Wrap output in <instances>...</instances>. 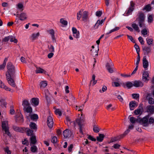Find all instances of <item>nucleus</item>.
Wrapping results in <instances>:
<instances>
[{
	"label": "nucleus",
	"instance_id": "obj_1",
	"mask_svg": "<svg viewBox=\"0 0 154 154\" xmlns=\"http://www.w3.org/2000/svg\"><path fill=\"white\" fill-rule=\"evenodd\" d=\"M138 17L137 18L136 21L138 22L140 27H145V16L144 14L142 12H140L138 14Z\"/></svg>",
	"mask_w": 154,
	"mask_h": 154
},
{
	"label": "nucleus",
	"instance_id": "obj_2",
	"mask_svg": "<svg viewBox=\"0 0 154 154\" xmlns=\"http://www.w3.org/2000/svg\"><path fill=\"white\" fill-rule=\"evenodd\" d=\"M2 127L4 133L8 135V136H11V134L9 131V128L8 125V122L7 121H3L2 122Z\"/></svg>",
	"mask_w": 154,
	"mask_h": 154
},
{
	"label": "nucleus",
	"instance_id": "obj_3",
	"mask_svg": "<svg viewBox=\"0 0 154 154\" xmlns=\"http://www.w3.org/2000/svg\"><path fill=\"white\" fill-rule=\"evenodd\" d=\"M14 129L16 131L22 133H23L25 131L26 132L28 136L33 135V131L28 128H20L16 127L14 128Z\"/></svg>",
	"mask_w": 154,
	"mask_h": 154
},
{
	"label": "nucleus",
	"instance_id": "obj_4",
	"mask_svg": "<svg viewBox=\"0 0 154 154\" xmlns=\"http://www.w3.org/2000/svg\"><path fill=\"white\" fill-rule=\"evenodd\" d=\"M8 71L6 74H9L10 75H14L15 73V67L11 62H9L7 65Z\"/></svg>",
	"mask_w": 154,
	"mask_h": 154
},
{
	"label": "nucleus",
	"instance_id": "obj_5",
	"mask_svg": "<svg viewBox=\"0 0 154 154\" xmlns=\"http://www.w3.org/2000/svg\"><path fill=\"white\" fill-rule=\"evenodd\" d=\"M14 77V75L12 76V75H10L9 74H6V79L8 84L12 87H15L16 84L12 78Z\"/></svg>",
	"mask_w": 154,
	"mask_h": 154
},
{
	"label": "nucleus",
	"instance_id": "obj_6",
	"mask_svg": "<svg viewBox=\"0 0 154 154\" xmlns=\"http://www.w3.org/2000/svg\"><path fill=\"white\" fill-rule=\"evenodd\" d=\"M149 117V116H146L142 119L139 118L138 119V121L142 124H143L144 126H147L148 125Z\"/></svg>",
	"mask_w": 154,
	"mask_h": 154
},
{
	"label": "nucleus",
	"instance_id": "obj_7",
	"mask_svg": "<svg viewBox=\"0 0 154 154\" xmlns=\"http://www.w3.org/2000/svg\"><path fill=\"white\" fill-rule=\"evenodd\" d=\"M134 6V4L133 2L131 1L130 2V6L128 9L126 11L125 13L124 14L125 16H128L131 14L132 12L133 11Z\"/></svg>",
	"mask_w": 154,
	"mask_h": 154
},
{
	"label": "nucleus",
	"instance_id": "obj_8",
	"mask_svg": "<svg viewBox=\"0 0 154 154\" xmlns=\"http://www.w3.org/2000/svg\"><path fill=\"white\" fill-rule=\"evenodd\" d=\"M47 124L48 127L50 128H52L54 125V122L53 118L51 115L49 116L47 120Z\"/></svg>",
	"mask_w": 154,
	"mask_h": 154
},
{
	"label": "nucleus",
	"instance_id": "obj_9",
	"mask_svg": "<svg viewBox=\"0 0 154 154\" xmlns=\"http://www.w3.org/2000/svg\"><path fill=\"white\" fill-rule=\"evenodd\" d=\"M142 76V80L145 82H147L149 80V73L146 71H144L143 72Z\"/></svg>",
	"mask_w": 154,
	"mask_h": 154
},
{
	"label": "nucleus",
	"instance_id": "obj_10",
	"mask_svg": "<svg viewBox=\"0 0 154 154\" xmlns=\"http://www.w3.org/2000/svg\"><path fill=\"white\" fill-rule=\"evenodd\" d=\"M142 50L145 55H147L151 52V48L147 46H143Z\"/></svg>",
	"mask_w": 154,
	"mask_h": 154
},
{
	"label": "nucleus",
	"instance_id": "obj_11",
	"mask_svg": "<svg viewBox=\"0 0 154 154\" xmlns=\"http://www.w3.org/2000/svg\"><path fill=\"white\" fill-rule=\"evenodd\" d=\"M72 31L73 36L76 38H78L79 37V32L77 29L75 27H72Z\"/></svg>",
	"mask_w": 154,
	"mask_h": 154
},
{
	"label": "nucleus",
	"instance_id": "obj_12",
	"mask_svg": "<svg viewBox=\"0 0 154 154\" xmlns=\"http://www.w3.org/2000/svg\"><path fill=\"white\" fill-rule=\"evenodd\" d=\"M105 19V18L104 19H102L101 20H98L94 26V29H97L99 27V26H102L104 22Z\"/></svg>",
	"mask_w": 154,
	"mask_h": 154
},
{
	"label": "nucleus",
	"instance_id": "obj_13",
	"mask_svg": "<svg viewBox=\"0 0 154 154\" xmlns=\"http://www.w3.org/2000/svg\"><path fill=\"white\" fill-rule=\"evenodd\" d=\"M26 117L28 119L32 120H34L38 119V115L35 114H29L28 115L26 116Z\"/></svg>",
	"mask_w": 154,
	"mask_h": 154
},
{
	"label": "nucleus",
	"instance_id": "obj_14",
	"mask_svg": "<svg viewBox=\"0 0 154 154\" xmlns=\"http://www.w3.org/2000/svg\"><path fill=\"white\" fill-rule=\"evenodd\" d=\"M72 134V132L70 131L67 129L64 130L63 132V135L64 137L65 138L69 137Z\"/></svg>",
	"mask_w": 154,
	"mask_h": 154
},
{
	"label": "nucleus",
	"instance_id": "obj_15",
	"mask_svg": "<svg viewBox=\"0 0 154 154\" xmlns=\"http://www.w3.org/2000/svg\"><path fill=\"white\" fill-rule=\"evenodd\" d=\"M143 110V109L142 106H140L137 109L134 110V113L136 115H140L142 113Z\"/></svg>",
	"mask_w": 154,
	"mask_h": 154
},
{
	"label": "nucleus",
	"instance_id": "obj_16",
	"mask_svg": "<svg viewBox=\"0 0 154 154\" xmlns=\"http://www.w3.org/2000/svg\"><path fill=\"white\" fill-rule=\"evenodd\" d=\"M83 121L81 120L80 119H78L76 120V123H77L79 128V131L82 134L83 132L82 130Z\"/></svg>",
	"mask_w": 154,
	"mask_h": 154
},
{
	"label": "nucleus",
	"instance_id": "obj_17",
	"mask_svg": "<svg viewBox=\"0 0 154 154\" xmlns=\"http://www.w3.org/2000/svg\"><path fill=\"white\" fill-rule=\"evenodd\" d=\"M143 68L145 69H147L149 63L146 59V56H144L143 58Z\"/></svg>",
	"mask_w": 154,
	"mask_h": 154
},
{
	"label": "nucleus",
	"instance_id": "obj_18",
	"mask_svg": "<svg viewBox=\"0 0 154 154\" xmlns=\"http://www.w3.org/2000/svg\"><path fill=\"white\" fill-rule=\"evenodd\" d=\"M19 20L21 21H23L26 20L27 18V15L26 13L22 12L20 13L19 15Z\"/></svg>",
	"mask_w": 154,
	"mask_h": 154
},
{
	"label": "nucleus",
	"instance_id": "obj_19",
	"mask_svg": "<svg viewBox=\"0 0 154 154\" xmlns=\"http://www.w3.org/2000/svg\"><path fill=\"white\" fill-rule=\"evenodd\" d=\"M134 86L136 87H142L143 85V83L139 81H135L133 82Z\"/></svg>",
	"mask_w": 154,
	"mask_h": 154
},
{
	"label": "nucleus",
	"instance_id": "obj_20",
	"mask_svg": "<svg viewBox=\"0 0 154 154\" xmlns=\"http://www.w3.org/2000/svg\"><path fill=\"white\" fill-rule=\"evenodd\" d=\"M39 35L40 33L39 32L34 33L31 35L30 38L31 40H34L36 39Z\"/></svg>",
	"mask_w": 154,
	"mask_h": 154
},
{
	"label": "nucleus",
	"instance_id": "obj_21",
	"mask_svg": "<svg viewBox=\"0 0 154 154\" xmlns=\"http://www.w3.org/2000/svg\"><path fill=\"white\" fill-rule=\"evenodd\" d=\"M137 104L135 101L131 102L129 104V107L131 110H133L135 107L137 106Z\"/></svg>",
	"mask_w": 154,
	"mask_h": 154
},
{
	"label": "nucleus",
	"instance_id": "obj_22",
	"mask_svg": "<svg viewBox=\"0 0 154 154\" xmlns=\"http://www.w3.org/2000/svg\"><path fill=\"white\" fill-rule=\"evenodd\" d=\"M141 34L144 37H146L149 35V31L147 28H144L141 30Z\"/></svg>",
	"mask_w": 154,
	"mask_h": 154
},
{
	"label": "nucleus",
	"instance_id": "obj_23",
	"mask_svg": "<svg viewBox=\"0 0 154 154\" xmlns=\"http://www.w3.org/2000/svg\"><path fill=\"white\" fill-rule=\"evenodd\" d=\"M17 8L19 10L22 11L24 8L23 3L19 2L16 5Z\"/></svg>",
	"mask_w": 154,
	"mask_h": 154
},
{
	"label": "nucleus",
	"instance_id": "obj_24",
	"mask_svg": "<svg viewBox=\"0 0 154 154\" xmlns=\"http://www.w3.org/2000/svg\"><path fill=\"white\" fill-rule=\"evenodd\" d=\"M113 64L112 63H111L110 65L109 63H107L106 67L107 69L108 70V71L110 73H112L113 72Z\"/></svg>",
	"mask_w": 154,
	"mask_h": 154
},
{
	"label": "nucleus",
	"instance_id": "obj_25",
	"mask_svg": "<svg viewBox=\"0 0 154 154\" xmlns=\"http://www.w3.org/2000/svg\"><path fill=\"white\" fill-rule=\"evenodd\" d=\"M31 103L32 105L36 106L38 104L39 100L37 98H33L32 99Z\"/></svg>",
	"mask_w": 154,
	"mask_h": 154
},
{
	"label": "nucleus",
	"instance_id": "obj_26",
	"mask_svg": "<svg viewBox=\"0 0 154 154\" xmlns=\"http://www.w3.org/2000/svg\"><path fill=\"white\" fill-rule=\"evenodd\" d=\"M35 72L36 73H45L46 71L44 69L39 67H36Z\"/></svg>",
	"mask_w": 154,
	"mask_h": 154
},
{
	"label": "nucleus",
	"instance_id": "obj_27",
	"mask_svg": "<svg viewBox=\"0 0 154 154\" xmlns=\"http://www.w3.org/2000/svg\"><path fill=\"white\" fill-rule=\"evenodd\" d=\"M0 88H4L6 91H10L11 90V89L5 86L1 80H0Z\"/></svg>",
	"mask_w": 154,
	"mask_h": 154
},
{
	"label": "nucleus",
	"instance_id": "obj_28",
	"mask_svg": "<svg viewBox=\"0 0 154 154\" xmlns=\"http://www.w3.org/2000/svg\"><path fill=\"white\" fill-rule=\"evenodd\" d=\"M23 109L25 112L29 113V114H31L32 110V107L30 106L23 108Z\"/></svg>",
	"mask_w": 154,
	"mask_h": 154
},
{
	"label": "nucleus",
	"instance_id": "obj_29",
	"mask_svg": "<svg viewBox=\"0 0 154 154\" xmlns=\"http://www.w3.org/2000/svg\"><path fill=\"white\" fill-rule=\"evenodd\" d=\"M30 144H35L36 142V137L34 135H32L30 138Z\"/></svg>",
	"mask_w": 154,
	"mask_h": 154
},
{
	"label": "nucleus",
	"instance_id": "obj_30",
	"mask_svg": "<svg viewBox=\"0 0 154 154\" xmlns=\"http://www.w3.org/2000/svg\"><path fill=\"white\" fill-rule=\"evenodd\" d=\"M47 83L46 81H42L40 83V88L41 89L44 88L47 86Z\"/></svg>",
	"mask_w": 154,
	"mask_h": 154
},
{
	"label": "nucleus",
	"instance_id": "obj_31",
	"mask_svg": "<svg viewBox=\"0 0 154 154\" xmlns=\"http://www.w3.org/2000/svg\"><path fill=\"white\" fill-rule=\"evenodd\" d=\"M88 17V13L87 11L83 12L82 16V18L83 21H86Z\"/></svg>",
	"mask_w": 154,
	"mask_h": 154
},
{
	"label": "nucleus",
	"instance_id": "obj_32",
	"mask_svg": "<svg viewBox=\"0 0 154 154\" xmlns=\"http://www.w3.org/2000/svg\"><path fill=\"white\" fill-rule=\"evenodd\" d=\"M132 27L134 30L138 32H140V29L138 26L135 23H133L132 24Z\"/></svg>",
	"mask_w": 154,
	"mask_h": 154
},
{
	"label": "nucleus",
	"instance_id": "obj_33",
	"mask_svg": "<svg viewBox=\"0 0 154 154\" xmlns=\"http://www.w3.org/2000/svg\"><path fill=\"white\" fill-rule=\"evenodd\" d=\"M106 109L109 111H112L115 109V107L113 106L112 104H109L106 106Z\"/></svg>",
	"mask_w": 154,
	"mask_h": 154
},
{
	"label": "nucleus",
	"instance_id": "obj_34",
	"mask_svg": "<svg viewBox=\"0 0 154 154\" xmlns=\"http://www.w3.org/2000/svg\"><path fill=\"white\" fill-rule=\"evenodd\" d=\"M104 137V135L103 134H100L97 137V140L99 142L102 141Z\"/></svg>",
	"mask_w": 154,
	"mask_h": 154
},
{
	"label": "nucleus",
	"instance_id": "obj_35",
	"mask_svg": "<svg viewBox=\"0 0 154 154\" xmlns=\"http://www.w3.org/2000/svg\"><path fill=\"white\" fill-rule=\"evenodd\" d=\"M154 15L153 14L149 15L148 16V22L149 23H150L153 21Z\"/></svg>",
	"mask_w": 154,
	"mask_h": 154
},
{
	"label": "nucleus",
	"instance_id": "obj_36",
	"mask_svg": "<svg viewBox=\"0 0 154 154\" xmlns=\"http://www.w3.org/2000/svg\"><path fill=\"white\" fill-rule=\"evenodd\" d=\"M29 127L31 129H33L35 131L37 129L36 125L34 123L31 122L29 125Z\"/></svg>",
	"mask_w": 154,
	"mask_h": 154
},
{
	"label": "nucleus",
	"instance_id": "obj_37",
	"mask_svg": "<svg viewBox=\"0 0 154 154\" xmlns=\"http://www.w3.org/2000/svg\"><path fill=\"white\" fill-rule=\"evenodd\" d=\"M120 29V27H115L114 28L110 30L108 32H107L106 35H107L111 33L114 32L115 31H118Z\"/></svg>",
	"mask_w": 154,
	"mask_h": 154
},
{
	"label": "nucleus",
	"instance_id": "obj_38",
	"mask_svg": "<svg viewBox=\"0 0 154 154\" xmlns=\"http://www.w3.org/2000/svg\"><path fill=\"white\" fill-rule=\"evenodd\" d=\"M16 120L17 121H18L20 122H23V117L22 115L21 114V113H20L19 114V117H16Z\"/></svg>",
	"mask_w": 154,
	"mask_h": 154
},
{
	"label": "nucleus",
	"instance_id": "obj_39",
	"mask_svg": "<svg viewBox=\"0 0 154 154\" xmlns=\"http://www.w3.org/2000/svg\"><path fill=\"white\" fill-rule=\"evenodd\" d=\"M9 40L11 42H13L14 43H17V40L13 36H9Z\"/></svg>",
	"mask_w": 154,
	"mask_h": 154
},
{
	"label": "nucleus",
	"instance_id": "obj_40",
	"mask_svg": "<svg viewBox=\"0 0 154 154\" xmlns=\"http://www.w3.org/2000/svg\"><path fill=\"white\" fill-rule=\"evenodd\" d=\"M83 11V10L82 9H81L77 13V19L78 20H79L82 17V14Z\"/></svg>",
	"mask_w": 154,
	"mask_h": 154
},
{
	"label": "nucleus",
	"instance_id": "obj_41",
	"mask_svg": "<svg viewBox=\"0 0 154 154\" xmlns=\"http://www.w3.org/2000/svg\"><path fill=\"white\" fill-rule=\"evenodd\" d=\"M22 105L23 106V108H25L28 106H29V102L27 100H24L23 102Z\"/></svg>",
	"mask_w": 154,
	"mask_h": 154
},
{
	"label": "nucleus",
	"instance_id": "obj_42",
	"mask_svg": "<svg viewBox=\"0 0 154 154\" xmlns=\"http://www.w3.org/2000/svg\"><path fill=\"white\" fill-rule=\"evenodd\" d=\"M148 111L151 113H152L154 112V107L152 106H149L148 108Z\"/></svg>",
	"mask_w": 154,
	"mask_h": 154
},
{
	"label": "nucleus",
	"instance_id": "obj_43",
	"mask_svg": "<svg viewBox=\"0 0 154 154\" xmlns=\"http://www.w3.org/2000/svg\"><path fill=\"white\" fill-rule=\"evenodd\" d=\"M126 85L127 87L130 88L134 86L133 82H127L126 84Z\"/></svg>",
	"mask_w": 154,
	"mask_h": 154
},
{
	"label": "nucleus",
	"instance_id": "obj_44",
	"mask_svg": "<svg viewBox=\"0 0 154 154\" xmlns=\"http://www.w3.org/2000/svg\"><path fill=\"white\" fill-rule=\"evenodd\" d=\"M55 113L56 115H58L59 116H61L62 115V112L59 109H56L55 111Z\"/></svg>",
	"mask_w": 154,
	"mask_h": 154
},
{
	"label": "nucleus",
	"instance_id": "obj_45",
	"mask_svg": "<svg viewBox=\"0 0 154 154\" xmlns=\"http://www.w3.org/2000/svg\"><path fill=\"white\" fill-rule=\"evenodd\" d=\"M129 118L130 121L132 123H134L137 120L138 121V120H137L134 117L129 116Z\"/></svg>",
	"mask_w": 154,
	"mask_h": 154
},
{
	"label": "nucleus",
	"instance_id": "obj_46",
	"mask_svg": "<svg viewBox=\"0 0 154 154\" xmlns=\"http://www.w3.org/2000/svg\"><path fill=\"white\" fill-rule=\"evenodd\" d=\"M146 41L147 44L149 45H150L152 44L153 39L152 38H147L146 39Z\"/></svg>",
	"mask_w": 154,
	"mask_h": 154
},
{
	"label": "nucleus",
	"instance_id": "obj_47",
	"mask_svg": "<svg viewBox=\"0 0 154 154\" xmlns=\"http://www.w3.org/2000/svg\"><path fill=\"white\" fill-rule=\"evenodd\" d=\"M65 123L68 125L71 123L70 119L69 117L67 116L66 117V121L65 122Z\"/></svg>",
	"mask_w": 154,
	"mask_h": 154
},
{
	"label": "nucleus",
	"instance_id": "obj_48",
	"mask_svg": "<svg viewBox=\"0 0 154 154\" xmlns=\"http://www.w3.org/2000/svg\"><path fill=\"white\" fill-rule=\"evenodd\" d=\"M60 23L63 25L66 26L67 24V22L64 20L63 18H61L60 19Z\"/></svg>",
	"mask_w": 154,
	"mask_h": 154
},
{
	"label": "nucleus",
	"instance_id": "obj_49",
	"mask_svg": "<svg viewBox=\"0 0 154 154\" xmlns=\"http://www.w3.org/2000/svg\"><path fill=\"white\" fill-rule=\"evenodd\" d=\"M48 32L50 34L52 38L53 39H54V30L53 29H50L48 30Z\"/></svg>",
	"mask_w": 154,
	"mask_h": 154
},
{
	"label": "nucleus",
	"instance_id": "obj_50",
	"mask_svg": "<svg viewBox=\"0 0 154 154\" xmlns=\"http://www.w3.org/2000/svg\"><path fill=\"white\" fill-rule=\"evenodd\" d=\"M134 47L136 50L137 54H139V52L140 51V49L139 46L137 44H135L134 46Z\"/></svg>",
	"mask_w": 154,
	"mask_h": 154
},
{
	"label": "nucleus",
	"instance_id": "obj_51",
	"mask_svg": "<svg viewBox=\"0 0 154 154\" xmlns=\"http://www.w3.org/2000/svg\"><path fill=\"white\" fill-rule=\"evenodd\" d=\"M49 51L51 52H54V46L52 45L48 46Z\"/></svg>",
	"mask_w": 154,
	"mask_h": 154
},
{
	"label": "nucleus",
	"instance_id": "obj_52",
	"mask_svg": "<svg viewBox=\"0 0 154 154\" xmlns=\"http://www.w3.org/2000/svg\"><path fill=\"white\" fill-rule=\"evenodd\" d=\"M151 9L150 5H148L146 6L144 8V10H145L147 11H149Z\"/></svg>",
	"mask_w": 154,
	"mask_h": 154
},
{
	"label": "nucleus",
	"instance_id": "obj_53",
	"mask_svg": "<svg viewBox=\"0 0 154 154\" xmlns=\"http://www.w3.org/2000/svg\"><path fill=\"white\" fill-rule=\"evenodd\" d=\"M57 141V138L56 137H53L52 138L51 141L53 143H56Z\"/></svg>",
	"mask_w": 154,
	"mask_h": 154
},
{
	"label": "nucleus",
	"instance_id": "obj_54",
	"mask_svg": "<svg viewBox=\"0 0 154 154\" xmlns=\"http://www.w3.org/2000/svg\"><path fill=\"white\" fill-rule=\"evenodd\" d=\"M132 96L134 99H137L139 98V94H132Z\"/></svg>",
	"mask_w": 154,
	"mask_h": 154
},
{
	"label": "nucleus",
	"instance_id": "obj_55",
	"mask_svg": "<svg viewBox=\"0 0 154 154\" xmlns=\"http://www.w3.org/2000/svg\"><path fill=\"white\" fill-rule=\"evenodd\" d=\"M0 104L2 106H5L6 104L5 100H4L2 99L0 100Z\"/></svg>",
	"mask_w": 154,
	"mask_h": 154
},
{
	"label": "nucleus",
	"instance_id": "obj_56",
	"mask_svg": "<svg viewBox=\"0 0 154 154\" xmlns=\"http://www.w3.org/2000/svg\"><path fill=\"white\" fill-rule=\"evenodd\" d=\"M31 149L32 152H35L37 151V148L35 146H33L31 147Z\"/></svg>",
	"mask_w": 154,
	"mask_h": 154
},
{
	"label": "nucleus",
	"instance_id": "obj_57",
	"mask_svg": "<svg viewBox=\"0 0 154 154\" xmlns=\"http://www.w3.org/2000/svg\"><path fill=\"white\" fill-rule=\"evenodd\" d=\"M148 102L150 104H153L154 103V99L152 97H150L148 99Z\"/></svg>",
	"mask_w": 154,
	"mask_h": 154
},
{
	"label": "nucleus",
	"instance_id": "obj_58",
	"mask_svg": "<svg viewBox=\"0 0 154 154\" xmlns=\"http://www.w3.org/2000/svg\"><path fill=\"white\" fill-rule=\"evenodd\" d=\"M5 151L7 154H11V152L8 147H5L4 149Z\"/></svg>",
	"mask_w": 154,
	"mask_h": 154
},
{
	"label": "nucleus",
	"instance_id": "obj_59",
	"mask_svg": "<svg viewBox=\"0 0 154 154\" xmlns=\"http://www.w3.org/2000/svg\"><path fill=\"white\" fill-rule=\"evenodd\" d=\"M140 54H138L137 57V60L136 62V64L137 66H138L139 63L140 61Z\"/></svg>",
	"mask_w": 154,
	"mask_h": 154
},
{
	"label": "nucleus",
	"instance_id": "obj_60",
	"mask_svg": "<svg viewBox=\"0 0 154 154\" xmlns=\"http://www.w3.org/2000/svg\"><path fill=\"white\" fill-rule=\"evenodd\" d=\"M138 39L141 45H143L144 44V41L143 38L141 37H139L138 38Z\"/></svg>",
	"mask_w": 154,
	"mask_h": 154
},
{
	"label": "nucleus",
	"instance_id": "obj_61",
	"mask_svg": "<svg viewBox=\"0 0 154 154\" xmlns=\"http://www.w3.org/2000/svg\"><path fill=\"white\" fill-rule=\"evenodd\" d=\"M107 89V88L106 86H103L102 88V90H100V92L101 93H102L106 91V90Z\"/></svg>",
	"mask_w": 154,
	"mask_h": 154
},
{
	"label": "nucleus",
	"instance_id": "obj_62",
	"mask_svg": "<svg viewBox=\"0 0 154 154\" xmlns=\"http://www.w3.org/2000/svg\"><path fill=\"white\" fill-rule=\"evenodd\" d=\"M102 14V12L101 11H97L96 13V15L97 16L100 17Z\"/></svg>",
	"mask_w": 154,
	"mask_h": 154
},
{
	"label": "nucleus",
	"instance_id": "obj_63",
	"mask_svg": "<svg viewBox=\"0 0 154 154\" xmlns=\"http://www.w3.org/2000/svg\"><path fill=\"white\" fill-rule=\"evenodd\" d=\"M127 36L128 38L133 43H135V41L134 40V39L133 37L129 35H127Z\"/></svg>",
	"mask_w": 154,
	"mask_h": 154
},
{
	"label": "nucleus",
	"instance_id": "obj_64",
	"mask_svg": "<svg viewBox=\"0 0 154 154\" xmlns=\"http://www.w3.org/2000/svg\"><path fill=\"white\" fill-rule=\"evenodd\" d=\"M148 120V123L152 124L154 122V119L152 117H150Z\"/></svg>",
	"mask_w": 154,
	"mask_h": 154
}]
</instances>
